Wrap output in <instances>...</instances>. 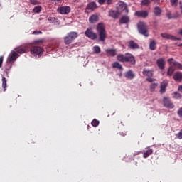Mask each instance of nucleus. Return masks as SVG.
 <instances>
[{
    "instance_id": "1",
    "label": "nucleus",
    "mask_w": 182,
    "mask_h": 182,
    "mask_svg": "<svg viewBox=\"0 0 182 182\" xmlns=\"http://www.w3.org/2000/svg\"><path fill=\"white\" fill-rule=\"evenodd\" d=\"M117 59L119 62H122V63H130V65H136V60L133 55L130 53L124 54H119L117 56Z\"/></svg>"
},
{
    "instance_id": "2",
    "label": "nucleus",
    "mask_w": 182,
    "mask_h": 182,
    "mask_svg": "<svg viewBox=\"0 0 182 182\" xmlns=\"http://www.w3.org/2000/svg\"><path fill=\"white\" fill-rule=\"evenodd\" d=\"M97 32L99 36V41L101 42H105L107 38L106 33V28L105 27V24L103 23H99L97 26Z\"/></svg>"
},
{
    "instance_id": "3",
    "label": "nucleus",
    "mask_w": 182,
    "mask_h": 182,
    "mask_svg": "<svg viewBox=\"0 0 182 182\" xmlns=\"http://www.w3.org/2000/svg\"><path fill=\"white\" fill-rule=\"evenodd\" d=\"M79 36V33L76 31H71L68 33L66 36L64 37V43L65 45H70L76 38Z\"/></svg>"
},
{
    "instance_id": "4",
    "label": "nucleus",
    "mask_w": 182,
    "mask_h": 182,
    "mask_svg": "<svg viewBox=\"0 0 182 182\" xmlns=\"http://www.w3.org/2000/svg\"><path fill=\"white\" fill-rule=\"evenodd\" d=\"M138 28V32L141 34L145 36L146 38H148L149 36V26H147V24L144 22H139L137 25Z\"/></svg>"
},
{
    "instance_id": "5",
    "label": "nucleus",
    "mask_w": 182,
    "mask_h": 182,
    "mask_svg": "<svg viewBox=\"0 0 182 182\" xmlns=\"http://www.w3.org/2000/svg\"><path fill=\"white\" fill-rule=\"evenodd\" d=\"M44 50L42 47L38 46H33L31 48V53L34 56H38L41 58L42 56V53H43Z\"/></svg>"
},
{
    "instance_id": "6",
    "label": "nucleus",
    "mask_w": 182,
    "mask_h": 182,
    "mask_svg": "<svg viewBox=\"0 0 182 182\" xmlns=\"http://www.w3.org/2000/svg\"><path fill=\"white\" fill-rule=\"evenodd\" d=\"M85 36L87 38H89V39H91L92 41H96V39H97V34L93 32V30L92 28H87L85 31Z\"/></svg>"
},
{
    "instance_id": "7",
    "label": "nucleus",
    "mask_w": 182,
    "mask_h": 182,
    "mask_svg": "<svg viewBox=\"0 0 182 182\" xmlns=\"http://www.w3.org/2000/svg\"><path fill=\"white\" fill-rule=\"evenodd\" d=\"M70 6H60L58 9V12L61 15H68V14L70 13Z\"/></svg>"
},
{
    "instance_id": "8",
    "label": "nucleus",
    "mask_w": 182,
    "mask_h": 182,
    "mask_svg": "<svg viewBox=\"0 0 182 182\" xmlns=\"http://www.w3.org/2000/svg\"><path fill=\"white\" fill-rule=\"evenodd\" d=\"M18 58H19V55L16 52L12 51L7 58V63H12V62H15Z\"/></svg>"
},
{
    "instance_id": "9",
    "label": "nucleus",
    "mask_w": 182,
    "mask_h": 182,
    "mask_svg": "<svg viewBox=\"0 0 182 182\" xmlns=\"http://www.w3.org/2000/svg\"><path fill=\"white\" fill-rule=\"evenodd\" d=\"M156 65L160 70H164L166 69V60L164 58L156 60Z\"/></svg>"
},
{
    "instance_id": "10",
    "label": "nucleus",
    "mask_w": 182,
    "mask_h": 182,
    "mask_svg": "<svg viewBox=\"0 0 182 182\" xmlns=\"http://www.w3.org/2000/svg\"><path fill=\"white\" fill-rule=\"evenodd\" d=\"M161 36L164 39H170L171 41H181V38H177L168 33H161Z\"/></svg>"
},
{
    "instance_id": "11",
    "label": "nucleus",
    "mask_w": 182,
    "mask_h": 182,
    "mask_svg": "<svg viewBox=\"0 0 182 182\" xmlns=\"http://www.w3.org/2000/svg\"><path fill=\"white\" fill-rule=\"evenodd\" d=\"M135 16L138 18H147L149 16V12L147 11H137L135 12Z\"/></svg>"
},
{
    "instance_id": "12",
    "label": "nucleus",
    "mask_w": 182,
    "mask_h": 182,
    "mask_svg": "<svg viewBox=\"0 0 182 182\" xmlns=\"http://www.w3.org/2000/svg\"><path fill=\"white\" fill-rule=\"evenodd\" d=\"M128 48L129 49H139L140 46H139V44H137V43H136L134 41L131 40L128 42Z\"/></svg>"
},
{
    "instance_id": "13",
    "label": "nucleus",
    "mask_w": 182,
    "mask_h": 182,
    "mask_svg": "<svg viewBox=\"0 0 182 182\" xmlns=\"http://www.w3.org/2000/svg\"><path fill=\"white\" fill-rule=\"evenodd\" d=\"M168 63L169 65H171L172 63L173 66H176V68H177L178 69H182V65L177 61H174V58L168 59Z\"/></svg>"
},
{
    "instance_id": "14",
    "label": "nucleus",
    "mask_w": 182,
    "mask_h": 182,
    "mask_svg": "<svg viewBox=\"0 0 182 182\" xmlns=\"http://www.w3.org/2000/svg\"><path fill=\"white\" fill-rule=\"evenodd\" d=\"M109 16L113 18L114 19H118L119 16H120V12L114 10H110L109 11Z\"/></svg>"
},
{
    "instance_id": "15",
    "label": "nucleus",
    "mask_w": 182,
    "mask_h": 182,
    "mask_svg": "<svg viewBox=\"0 0 182 182\" xmlns=\"http://www.w3.org/2000/svg\"><path fill=\"white\" fill-rule=\"evenodd\" d=\"M164 105L165 107H168V109H173L174 107V104H173V102H171V101L167 98L164 100Z\"/></svg>"
},
{
    "instance_id": "16",
    "label": "nucleus",
    "mask_w": 182,
    "mask_h": 182,
    "mask_svg": "<svg viewBox=\"0 0 182 182\" xmlns=\"http://www.w3.org/2000/svg\"><path fill=\"white\" fill-rule=\"evenodd\" d=\"M168 85V82L167 81L164 80L162 82H161V87H160V92L161 93H166V90L167 89V86Z\"/></svg>"
},
{
    "instance_id": "17",
    "label": "nucleus",
    "mask_w": 182,
    "mask_h": 182,
    "mask_svg": "<svg viewBox=\"0 0 182 182\" xmlns=\"http://www.w3.org/2000/svg\"><path fill=\"white\" fill-rule=\"evenodd\" d=\"M89 21L91 23H96V22H99V16H97V14L92 15Z\"/></svg>"
},
{
    "instance_id": "18",
    "label": "nucleus",
    "mask_w": 182,
    "mask_h": 182,
    "mask_svg": "<svg viewBox=\"0 0 182 182\" xmlns=\"http://www.w3.org/2000/svg\"><path fill=\"white\" fill-rule=\"evenodd\" d=\"M129 22H130V18L127 16H123L119 20V23L121 25L129 23Z\"/></svg>"
},
{
    "instance_id": "19",
    "label": "nucleus",
    "mask_w": 182,
    "mask_h": 182,
    "mask_svg": "<svg viewBox=\"0 0 182 182\" xmlns=\"http://www.w3.org/2000/svg\"><path fill=\"white\" fill-rule=\"evenodd\" d=\"M151 154H153V149L149 148L148 149L144 151L143 157L144 159H147V157H149V156H151Z\"/></svg>"
},
{
    "instance_id": "20",
    "label": "nucleus",
    "mask_w": 182,
    "mask_h": 182,
    "mask_svg": "<svg viewBox=\"0 0 182 182\" xmlns=\"http://www.w3.org/2000/svg\"><path fill=\"white\" fill-rule=\"evenodd\" d=\"M156 48H157V42L156 41V40L151 41L149 43V49L151 50H156Z\"/></svg>"
},
{
    "instance_id": "21",
    "label": "nucleus",
    "mask_w": 182,
    "mask_h": 182,
    "mask_svg": "<svg viewBox=\"0 0 182 182\" xmlns=\"http://www.w3.org/2000/svg\"><path fill=\"white\" fill-rule=\"evenodd\" d=\"M144 76H148V77H153V71L144 69L142 72Z\"/></svg>"
},
{
    "instance_id": "22",
    "label": "nucleus",
    "mask_w": 182,
    "mask_h": 182,
    "mask_svg": "<svg viewBox=\"0 0 182 182\" xmlns=\"http://www.w3.org/2000/svg\"><path fill=\"white\" fill-rule=\"evenodd\" d=\"M134 76H136V75H134L132 70H129L125 73V77H127V79H134Z\"/></svg>"
},
{
    "instance_id": "23",
    "label": "nucleus",
    "mask_w": 182,
    "mask_h": 182,
    "mask_svg": "<svg viewBox=\"0 0 182 182\" xmlns=\"http://www.w3.org/2000/svg\"><path fill=\"white\" fill-rule=\"evenodd\" d=\"M112 68H114V69H118L119 70H123V66H122V64H120V63L119 62H114L112 64Z\"/></svg>"
},
{
    "instance_id": "24",
    "label": "nucleus",
    "mask_w": 182,
    "mask_h": 182,
    "mask_svg": "<svg viewBox=\"0 0 182 182\" xmlns=\"http://www.w3.org/2000/svg\"><path fill=\"white\" fill-rule=\"evenodd\" d=\"M173 79L174 80H176V82L178 80H182V73L180 72H177L175 73V75H173Z\"/></svg>"
},
{
    "instance_id": "25",
    "label": "nucleus",
    "mask_w": 182,
    "mask_h": 182,
    "mask_svg": "<svg viewBox=\"0 0 182 182\" xmlns=\"http://www.w3.org/2000/svg\"><path fill=\"white\" fill-rule=\"evenodd\" d=\"M116 50L114 49H107L106 50L107 55H109V56H116Z\"/></svg>"
},
{
    "instance_id": "26",
    "label": "nucleus",
    "mask_w": 182,
    "mask_h": 182,
    "mask_svg": "<svg viewBox=\"0 0 182 182\" xmlns=\"http://www.w3.org/2000/svg\"><path fill=\"white\" fill-rule=\"evenodd\" d=\"M15 52L18 54L19 53L20 55H22V53H26L27 50L26 48H15Z\"/></svg>"
},
{
    "instance_id": "27",
    "label": "nucleus",
    "mask_w": 182,
    "mask_h": 182,
    "mask_svg": "<svg viewBox=\"0 0 182 182\" xmlns=\"http://www.w3.org/2000/svg\"><path fill=\"white\" fill-rule=\"evenodd\" d=\"M154 13L156 16H160L161 14V9H160L159 6L155 7L154 9Z\"/></svg>"
},
{
    "instance_id": "28",
    "label": "nucleus",
    "mask_w": 182,
    "mask_h": 182,
    "mask_svg": "<svg viewBox=\"0 0 182 182\" xmlns=\"http://www.w3.org/2000/svg\"><path fill=\"white\" fill-rule=\"evenodd\" d=\"M157 86H159V83L152 82L149 85V90H150V92H154V90H156V87H157Z\"/></svg>"
},
{
    "instance_id": "29",
    "label": "nucleus",
    "mask_w": 182,
    "mask_h": 182,
    "mask_svg": "<svg viewBox=\"0 0 182 182\" xmlns=\"http://www.w3.org/2000/svg\"><path fill=\"white\" fill-rule=\"evenodd\" d=\"M174 70H176L174 67L170 66L168 69V71H167V75L168 76H173V73H174Z\"/></svg>"
},
{
    "instance_id": "30",
    "label": "nucleus",
    "mask_w": 182,
    "mask_h": 182,
    "mask_svg": "<svg viewBox=\"0 0 182 182\" xmlns=\"http://www.w3.org/2000/svg\"><path fill=\"white\" fill-rule=\"evenodd\" d=\"M96 8V3L95 2H90L87 4V9H91L93 11V9H95Z\"/></svg>"
},
{
    "instance_id": "31",
    "label": "nucleus",
    "mask_w": 182,
    "mask_h": 182,
    "mask_svg": "<svg viewBox=\"0 0 182 182\" xmlns=\"http://www.w3.org/2000/svg\"><path fill=\"white\" fill-rule=\"evenodd\" d=\"M1 82H2V87L4 90V92H6V78H5V77H2V80H1Z\"/></svg>"
},
{
    "instance_id": "32",
    "label": "nucleus",
    "mask_w": 182,
    "mask_h": 182,
    "mask_svg": "<svg viewBox=\"0 0 182 182\" xmlns=\"http://www.w3.org/2000/svg\"><path fill=\"white\" fill-rule=\"evenodd\" d=\"M93 52L96 54H99L100 52H102V50L100 49V47L95 46L93 47Z\"/></svg>"
},
{
    "instance_id": "33",
    "label": "nucleus",
    "mask_w": 182,
    "mask_h": 182,
    "mask_svg": "<svg viewBox=\"0 0 182 182\" xmlns=\"http://www.w3.org/2000/svg\"><path fill=\"white\" fill-rule=\"evenodd\" d=\"M141 5L144 6H147L148 5H150V0H142L141 1Z\"/></svg>"
},
{
    "instance_id": "34",
    "label": "nucleus",
    "mask_w": 182,
    "mask_h": 182,
    "mask_svg": "<svg viewBox=\"0 0 182 182\" xmlns=\"http://www.w3.org/2000/svg\"><path fill=\"white\" fill-rule=\"evenodd\" d=\"M91 124L93 127H97V126H99V120L95 119L92 121Z\"/></svg>"
},
{
    "instance_id": "35",
    "label": "nucleus",
    "mask_w": 182,
    "mask_h": 182,
    "mask_svg": "<svg viewBox=\"0 0 182 182\" xmlns=\"http://www.w3.org/2000/svg\"><path fill=\"white\" fill-rule=\"evenodd\" d=\"M171 6H177L178 5V0H170Z\"/></svg>"
},
{
    "instance_id": "36",
    "label": "nucleus",
    "mask_w": 182,
    "mask_h": 182,
    "mask_svg": "<svg viewBox=\"0 0 182 182\" xmlns=\"http://www.w3.org/2000/svg\"><path fill=\"white\" fill-rule=\"evenodd\" d=\"M172 96L173 99H181V95L178 92H174Z\"/></svg>"
},
{
    "instance_id": "37",
    "label": "nucleus",
    "mask_w": 182,
    "mask_h": 182,
    "mask_svg": "<svg viewBox=\"0 0 182 182\" xmlns=\"http://www.w3.org/2000/svg\"><path fill=\"white\" fill-rule=\"evenodd\" d=\"M33 12H34V14H39V12H41V6L34 7Z\"/></svg>"
},
{
    "instance_id": "38",
    "label": "nucleus",
    "mask_w": 182,
    "mask_h": 182,
    "mask_svg": "<svg viewBox=\"0 0 182 182\" xmlns=\"http://www.w3.org/2000/svg\"><path fill=\"white\" fill-rule=\"evenodd\" d=\"M176 136L178 137V139H179V140H181V139H182V129H181V131L176 134Z\"/></svg>"
},
{
    "instance_id": "39",
    "label": "nucleus",
    "mask_w": 182,
    "mask_h": 182,
    "mask_svg": "<svg viewBox=\"0 0 182 182\" xmlns=\"http://www.w3.org/2000/svg\"><path fill=\"white\" fill-rule=\"evenodd\" d=\"M146 82H149L150 83H153L154 82V79L151 77H149L146 79Z\"/></svg>"
},
{
    "instance_id": "40",
    "label": "nucleus",
    "mask_w": 182,
    "mask_h": 182,
    "mask_svg": "<svg viewBox=\"0 0 182 182\" xmlns=\"http://www.w3.org/2000/svg\"><path fill=\"white\" fill-rule=\"evenodd\" d=\"M31 5H38V0H29Z\"/></svg>"
},
{
    "instance_id": "41",
    "label": "nucleus",
    "mask_w": 182,
    "mask_h": 182,
    "mask_svg": "<svg viewBox=\"0 0 182 182\" xmlns=\"http://www.w3.org/2000/svg\"><path fill=\"white\" fill-rule=\"evenodd\" d=\"M107 5H113V0H105Z\"/></svg>"
},
{
    "instance_id": "42",
    "label": "nucleus",
    "mask_w": 182,
    "mask_h": 182,
    "mask_svg": "<svg viewBox=\"0 0 182 182\" xmlns=\"http://www.w3.org/2000/svg\"><path fill=\"white\" fill-rule=\"evenodd\" d=\"M39 34H42V31H34L33 32V35H39Z\"/></svg>"
},
{
    "instance_id": "43",
    "label": "nucleus",
    "mask_w": 182,
    "mask_h": 182,
    "mask_svg": "<svg viewBox=\"0 0 182 182\" xmlns=\"http://www.w3.org/2000/svg\"><path fill=\"white\" fill-rule=\"evenodd\" d=\"M2 63H4V57L0 56V68H2Z\"/></svg>"
},
{
    "instance_id": "44",
    "label": "nucleus",
    "mask_w": 182,
    "mask_h": 182,
    "mask_svg": "<svg viewBox=\"0 0 182 182\" xmlns=\"http://www.w3.org/2000/svg\"><path fill=\"white\" fill-rule=\"evenodd\" d=\"M178 114L179 117H182V107H181L178 111Z\"/></svg>"
},
{
    "instance_id": "45",
    "label": "nucleus",
    "mask_w": 182,
    "mask_h": 182,
    "mask_svg": "<svg viewBox=\"0 0 182 182\" xmlns=\"http://www.w3.org/2000/svg\"><path fill=\"white\" fill-rule=\"evenodd\" d=\"M106 2V0H98V3L100 5H103Z\"/></svg>"
},
{
    "instance_id": "46",
    "label": "nucleus",
    "mask_w": 182,
    "mask_h": 182,
    "mask_svg": "<svg viewBox=\"0 0 182 182\" xmlns=\"http://www.w3.org/2000/svg\"><path fill=\"white\" fill-rule=\"evenodd\" d=\"M151 2H155V4H160V0H151Z\"/></svg>"
},
{
    "instance_id": "47",
    "label": "nucleus",
    "mask_w": 182,
    "mask_h": 182,
    "mask_svg": "<svg viewBox=\"0 0 182 182\" xmlns=\"http://www.w3.org/2000/svg\"><path fill=\"white\" fill-rule=\"evenodd\" d=\"M48 21H49L50 22H53V21H55V18L49 17V18H48Z\"/></svg>"
},
{
    "instance_id": "48",
    "label": "nucleus",
    "mask_w": 182,
    "mask_h": 182,
    "mask_svg": "<svg viewBox=\"0 0 182 182\" xmlns=\"http://www.w3.org/2000/svg\"><path fill=\"white\" fill-rule=\"evenodd\" d=\"M167 17L168 18V19H171V14H167Z\"/></svg>"
},
{
    "instance_id": "49",
    "label": "nucleus",
    "mask_w": 182,
    "mask_h": 182,
    "mask_svg": "<svg viewBox=\"0 0 182 182\" xmlns=\"http://www.w3.org/2000/svg\"><path fill=\"white\" fill-rule=\"evenodd\" d=\"M178 91L181 92V93H182V85L179 86Z\"/></svg>"
},
{
    "instance_id": "50",
    "label": "nucleus",
    "mask_w": 182,
    "mask_h": 182,
    "mask_svg": "<svg viewBox=\"0 0 182 182\" xmlns=\"http://www.w3.org/2000/svg\"><path fill=\"white\" fill-rule=\"evenodd\" d=\"M178 35L182 36V28L179 30Z\"/></svg>"
},
{
    "instance_id": "51",
    "label": "nucleus",
    "mask_w": 182,
    "mask_h": 182,
    "mask_svg": "<svg viewBox=\"0 0 182 182\" xmlns=\"http://www.w3.org/2000/svg\"><path fill=\"white\" fill-rule=\"evenodd\" d=\"M53 1H54L55 2H60V1L62 0H53Z\"/></svg>"
},
{
    "instance_id": "52",
    "label": "nucleus",
    "mask_w": 182,
    "mask_h": 182,
    "mask_svg": "<svg viewBox=\"0 0 182 182\" xmlns=\"http://www.w3.org/2000/svg\"><path fill=\"white\" fill-rule=\"evenodd\" d=\"M38 43H39V42H42V41H37Z\"/></svg>"
},
{
    "instance_id": "53",
    "label": "nucleus",
    "mask_w": 182,
    "mask_h": 182,
    "mask_svg": "<svg viewBox=\"0 0 182 182\" xmlns=\"http://www.w3.org/2000/svg\"><path fill=\"white\" fill-rule=\"evenodd\" d=\"M123 136H126V134H124Z\"/></svg>"
}]
</instances>
